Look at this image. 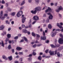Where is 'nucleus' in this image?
Listing matches in <instances>:
<instances>
[{"instance_id":"obj_47","label":"nucleus","mask_w":63,"mask_h":63,"mask_svg":"<svg viewBox=\"0 0 63 63\" xmlns=\"http://www.w3.org/2000/svg\"><path fill=\"white\" fill-rule=\"evenodd\" d=\"M33 55H36V53H35L34 52H33Z\"/></svg>"},{"instance_id":"obj_64","label":"nucleus","mask_w":63,"mask_h":63,"mask_svg":"<svg viewBox=\"0 0 63 63\" xmlns=\"http://www.w3.org/2000/svg\"><path fill=\"white\" fill-rule=\"evenodd\" d=\"M15 63H18V62L16 61H15Z\"/></svg>"},{"instance_id":"obj_36","label":"nucleus","mask_w":63,"mask_h":63,"mask_svg":"<svg viewBox=\"0 0 63 63\" xmlns=\"http://www.w3.org/2000/svg\"><path fill=\"white\" fill-rule=\"evenodd\" d=\"M57 55L58 57H60V53H59L58 52L57 53Z\"/></svg>"},{"instance_id":"obj_55","label":"nucleus","mask_w":63,"mask_h":63,"mask_svg":"<svg viewBox=\"0 0 63 63\" xmlns=\"http://www.w3.org/2000/svg\"><path fill=\"white\" fill-rule=\"evenodd\" d=\"M20 61H21H21H22V58H21L20 59Z\"/></svg>"},{"instance_id":"obj_18","label":"nucleus","mask_w":63,"mask_h":63,"mask_svg":"<svg viewBox=\"0 0 63 63\" xmlns=\"http://www.w3.org/2000/svg\"><path fill=\"white\" fill-rule=\"evenodd\" d=\"M1 46L3 47H4V41H1Z\"/></svg>"},{"instance_id":"obj_8","label":"nucleus","mask_w":63,"mask_h":63,"mask_svg":"<svg viewBox=\"0 0 63 63\" xmlns=\"http://www.w3.org/2000/svg\"><path fill=\"white\" fill-rule=\"evenodd\" d=\"M25 19H26V18L25 17H23V18L22 19V22L23 23H24V22L25 21Z\"/></svg>"},{"instance_id":"obj_32","label":"nucleus","mask_w":63,"mask_h":63,"mask_svg":"<svg viewBox=\"0 0 63 63\" xmlns=\"http://www.w3.org/2000/svg\"><path fill=\"white\" fill-rule=\"evenodd\" d=\"M0 16H3V11H1V12Z\"/></svg>"},{"instance_id":"obj_61","label":"nucleus","mask_w":63,"mask_h":63,"mask_svg":"<svg viewBox=\"0 0 63 63\" xmlns=\"http://www.w3.org/2000/svg\"><path fill=\"white\" fill-rule=\"evenodd\" d=\"M24 7H21L20 8V10H22V9H23L24 8Z\"/></svg>"},{"instance_id":"obj_38","label":"nucleus","mask_w":63,"mask_h":63,"mask_svg":"<svg viewBox=\"0 0 63 63\" xmlns=\"http://www.w3.org/2000/svg\"><path fill=\"white\" fill-rule=\"evenodd\" d=\"M46 22L47 23L49 22V20L48 19H46Z\"/></svg>"},{"instance_id":"obj_43","label":"nucleus","mask_w":63,"mask_h":63,"mask_svg":"<svg viewBox=\"0 0 63 63\" xmlns=\"http://www.w3.org/2000/svg\"><path fill=\"white\" fill-rule=\"evenodd\" d=\"M36 36L37 37V38L40 37V35L39 34H36Z\"/></svg>"},{"instance_id":"obj_30","label":"nucleus","mask_w":63,"mask_h":63,"mask_svg":"<svg viewBox=\"0 0 63 63\" xmlns=\"http://www.w3.org/2000/svg\"><path fill=\"white\" fill-rule=\"evenodd\" d=\"M8 48L9 49H11V45H9L8 47Z\"/></svg>"},{"instance_id":"obj_19","label":"nucleus","mask_w":63,"mask_h":63,"mask_svg":"<svg viewBox=\"0 0 63 63\" xmlns=\"http://www.w3.org/2000/svg\"><path fill=\"white\" fill-rule=\"evenodd\" d=\"M48 27L49 29H51L52 28V27H51V25L50 24H49L48 26Z\"/></svg>"},{"instance_id":"obj_2","label":"nucleus","mask_w":63,"mask_h":63,"mask_svg":"<svg viewBox=\"0 0 63 63\" xmlns=\"http://www.w3.org/2000/svg\"><path fill=\"white\" fill-rule=\"evenodd\" d=\"M43 34L44 36L43 37L42 36L41 37V39L43 40H46V36H45V32H43Z\"/></svg>"},{"instance_id":"obj_16","label":"nucleus","mask_w":63,"mask_h":63,"mask_svg":"<svg viewBox=\"0 0 63 63\" xmlns=\"http://www.w3.org/2000/svg\"><path fill=\"white\" fill-rule=\"evenodd\" d=\"M49 18V19H52L53 18V16L52 15H50L48 16Z\"/></svg>"},{"instance_id":"obj_42","label":"nucleus","mask_w":63,"mask_h":63,"mask_svg":"<svg viewBox=\"0 0 63 63\" xmlns=\"http://www.w3.org/2000/svg\"><path fill=\"white\" fill-rule=\"evenodd\" d=\"M29 27L30 28L32 27V25L31 24H30L29 26Z\"/></svg>"},{"instance_id":"obj_37","label":"nucleus","mask_w":63,"mask_h":63,"mask_svg":"<svg viewBox=\"0 0 63 63\" xmlns=\"http://www.w3.org/2000/svg\"><path fill=\"white\" fill-rule=\"evenodd\" d=\"M9 21L8 20H7L6 21V23H7V24H10V22H8Z\"/></svg>"},{"instance_id":"obj_15","label":"nucleus","mask_w":63,"mask_h":63,"mask_svg":"<svg viewBox=\"0 0 63 63\" xmlns=\"http://www.w3.org/2000/svg\"><path fill=\"white\" fill-rule=\"evenodd\" d=\"M23 32L24 33H27V30L25 29H23L22 30Z\"/></svg>"},{"instance_id":"obj_5","label":"nucleus","mask_w":63,"mask_h":63,"mask_svg":"<svg viewBox=\"0 0 63 63\" xmlns=\"http://www.w3.org/2000/svg\"><path fill=\"white\" fill-rule=\"evenodd\" d=\"M42 9L40 7H36L35 8V10L37 11H40Z\"/></svg>"},{"instance_id":"obj_54","label":"nucleus","mask_w":63,"mask_h":63,"mask_svg":"<svg viewBox=\"0 0 63 63\" xmlns=\"http://www.w3.org/2000/svg\"><path fill=\"white\" fill-rule=\"evenodd\" d=\"M56 31H60L61 30L60 29H56Z\"/></svg>"},{"instance_id":"obj_3","label":"nucleus","mask_w":63,"mask_h":63,"mask_svg":"<svg viewBox=\"0 0 63 63\" xmlns=\"http://www.w3.org/2000/svg\"><path fill=\"white\" fill-rule=\"evenodd\" d=\"M58 42L59 44L62 45L63 44V38H60Z\"/></svg>"},{"instance_id":"obj_17","label":"nucleus","mask_w":63,"mask_h":63,"mask_svg":"<svg viewBox=\"0 0 63 63\" xmlns=\"http://www.w3.org/2000/svg\"><path fill=\"white\" fill-rule=\"evenodd\" d=\"M10 61H11L12 59V56H11L10 57H8Z\"/></svg>"},{"instance_id":"obj_52","label":"nucleus","mask_w":63,"mask_h":63,"mask_svg":"<svg viewBox=\"0 0 63 63\" xmlns=\"http://www.w3.org/2000/svg\"><path fill=\"white\" fill-rule=\"evenodd\" d=\"M57 39H55V44H56V43H57Z\"/></svg>"},{"instance_id":"obj_44","label":"nucleus","mask_w":63,"mask_h":63,"mask_svg":"<svg viewBox=\"0 0 63 63\" xmlns=\"http://www.w3.org/2000/svg\"><path fill=\"white\" fill-rule=\"evenodd\" d=\"M35 1L37 3H39V0H35Z\"/></svg>"},{"instance_id":"obj_24","label":"nucleus","mask_w":63,"mask_h":63,"mask_svg":"<svg viewBox=\"0 0 63 63\" xmlns=\"http://www.w3.org/2000/svg\"><path fill=\"white\" fill-rule=\"evenodd\" d=\"M38 60H39L41 61L42 59V57H41V56H39L38 58Z\"/></svg>"},{"instance_id":"obj_31","label":"nucleus","mask_w":63,"mask_h":63,"mask_svg":"<svg viewBox=\"0 0 63 63\" xmlns=\"http://www.w3.org/2000/svg\"><path fill=\"white\" fill-rule=\"evenodd\" d=\"M15 14H16V13L15 12L12 13L11 14V16H14L15 15Z\"/></svg>"},{"instance_id":"obj_26","label":"nucleus","mask_w":63,"mask_h":63,"mask_svg":"<svg viewBox=\"0 0 63 63\" xmlns=\"http://www.w3.org/2000/svg\"><path fill=\"white\" fill-rule=\"evenodd\" d=\"M23 39L25 40V41L26 42H28V40H27V38H26L25 37H23Z\"/></svg>"},{"instance_id":"obj_45","label":"nucleus","mask_w":63,"mask_h":63,"mask_svg":"<svg viewBox=\"0 0 63 63\" xmlns=\"http://www.w3.org/2000/svg\"><path fill=\"white\" fill-rule=\"evenodd\" d=\"M28 56V57H31V56H32V54H30L29 56Z\"/></svg>"},{"instance_id":"obj_39","label":"nucleus","mask_w":63,"mask_h":63,"mask_svg":"<svg viewBox=\"0 0 63 63\" xmlns=\"http://www.w3.org/2000/svg\"><path fill=\"white\" fill-rule=\"evenodd\" d=\"M47 10H48V11H49V12H50L51 10V8H50L49 7H48V9Z\"/></svg>"},{"instance_id":"obj_7","label":"nucleus","mask_w":63,"mask_h":63,"mask_svg":"<svg viewBox=\"0 0 63 63\" xmlns=\"http://www.w3.org/2000/svg\"><path fill=\"white\" fill-rule=\"evenodd\" d=\"M5 28V26L3 25H2L0 27V30H3Z\"/></svg>"},{"instance_id":"obj_11","label":"nucleus","mask_w":63,"mask_h":63,"mask_svg":"<svg viewBox=\"0 0 63 63\" xmlns=\"http://www.w3.org/2000/svg\"><path fill=\"white\" fill-rule=\"evenodd\" d=\"M51 35L52 37H54L55 35H56V33H54L53 32L51 33Z\"/></svg>"},{"instance_id":"obj_57","label":"nucleus","mask_w":63,"mask_h":63,"mask_svg":"<svg viewBox=\"0 0 63 63\" xmlns=\"http://www.w3.org/2000/svg\"><path fill=\"white\" fill-rule=\"evenodd\" d=\"M22 26L23 28H24L25 27V25L24 24H23L22 25Z\"/></svg>"},{"instance_id":"obj_22","label":"nucleus","mask_w":63,"mask_h":63,"mask_svg":"<svg viewBox=\"0 0 63 63\" xmlns=\"http://www.w3.org/2000/svg\"><path fill=\"white\" fill-rule=\"evenodd\" d=\"M24 4H25V1H23L22 2L20 5L21 6L23 5Z\"/></svg>"},{"instance_id":"obj_27","label":"nucleus","mask_w":63,"mask_h":63,"mask_svg":"<svg viewBox=\"0 0 63 63\" xmlns=\"http://www.w3.org/2000/svg\"><path fill=\"white\" fill-rule=\"evenodd\" d=\"M32 36H33V37H35V36H36V34H35L33 32H32Z\"/></svg>"},{"instance_id":"obj_51","label":"nucleus","mask_w":63,"mask_h":63,"mask_svg":"<svg viewBox=\"0 0 63 63\" xmlns=\"http://www.w3.org/2000/svg\"><path fill=\"white\" fill-rule=\"evenodd\" d=\"M42 46V44H38L37 46V47H40V46Z\"/></svg>"},{"instance_id":"obj_53","label":"nucleus","mask_w":63,"mask_h":63,"mask_svg":"<svg viewBox=\"0 0 63 63\" xmlns=\"http://www.w3.org/2000/svg\"><path fill=\"white\" fill-rule=\"evenodd\" d=\"M43 17H46V14H44L43 16Z\"/></svg>"},{"instance_id":"obj_50","label":"nucleus","mask_w":63,"mask_h":63,"mask_svg":"<svg viewBox=\"0 0 63 63\" xmlns=\"http://www.w3.org/2000/svg\"><path fill=\"white\" fill-rule=\"evenodd\" d=\"M60 36L61 37H62V38H63V36L62 35V34H60Z\"/></svg>"},{"instance_id":"obj_40","label":"nucleus","mask_w":63,"mask_h":63,"mask_svg":"<svg viewBox=\"0 0 63 63\" xmlns=\"http://www.w3.org/2000/svg\"><path fill=\"white\" fill-rule=\"evenodd\" d=\"M9 38H7L5 40V42H8V41H9Z\"/></svg>"},{"instance_id":"obj_13","label":"nucleus","mask_w":63,"mask_h":63,"mask_svg":"<svg viewBox=\"0 0 63 63\" xmlns=\"http://www.w3.org/2000/svg\"><path fill=\"white\" fill-rule=\"evenodd\" d=\"M31 13L32 14H35L36 13H37V10H36L33 11H31Z\"/></svg>"},{"instance_id":"obj_60","label":"nucleus","mask_w":63,"mask_h":63,"mask_svg":"<svg viewBox=\"0 0 63 63\" xmlns=\"http://www.w3.org/2000/svg\"><path fill=\"white\" fill-rule=\"evenodd\" d=\"M57 3H55V6H57Z\"/></svg>"},{"instance_id":"obj_1","label":"nucleus","mask_w":63,"mask_h":63,"mask_svg":"<svg viewBox=\"0 0 63 63\" xmlns=\"http://www.w3.org/2000/svg\"><path fill=\"white\" fill-rule=\"evenodd\" d=\"M23 13L22 11H20L18 12L17 14V17H20L21 16V15H22Z\"/></svg>"},{"instance_id":"obj_35","label":"nucleus","mask_w":63,"mask_h":63,"mask_svg":"<svg viewBox=\"0 0 63 63\" xmlns=\"http://www.w3.org/2000/svg\"><path fill=\"white\" fill-rule=\"evenodd\" d=\"M18 54L19 55H23V52H19L18 53Z\"/></svg>"},{"instance_id":"obj_21","label":"nucleus","mask_w":63,"mask_h":63,"mask_svg":"<svg viewBox=\"0 0 63 63\" xmlns=\"http://www.w3.org/2000/svg\"><path fill=\"white\" fill-rule=\"evenodd\" d=\"M55 11L56 12H57V13H59V12H60V10H59V9L57 8L56 9Z\"/></svg>"},{"instance_id":"obj_41","label":"nucleus","mask_w":63,"mask_h":63,"mask_svg":"<svg viewBox=\"0 0 63 63\" xmlns=\"http://www.w3.org/2000/svg\"><path fill=\"white\" fill-rule=\"evenodd\" d=\"M36 46H37V45L35 44L33 46V47H36Z\"/></svg>"},{"instance_id":"obj_63","label":"nucleus","mask_w":63,"mask_h":63,"mask_svg":"<svg viewBox=\"0 0 63 63\" xmlns=\"http://www.w3.org/2000/svg\"><path fill=\"white\" fill-rule=\"evenodd\" d=\"M28 1L29 3H31L32 2V0H29Z\"/></svg>"},{"instance_id":"obj_58","label":"nucleus","mask_w":63,"mask_h":63,"mask_svg":"<svg viewBox=\"0 0 63 63\" xmlns=\"http://www.w3.org/2000/svg\"><path fill=\"white\" fill-rule=\"evenodd\" d=\"M48 49L46 50V51H45V52H46V53H47L48 52Z\"/></svg>"},{"instance_id":"obj_59","label":"nucleus","mask_w":63,"mask_h":63,"mask_svg":"<svg viewBox=\"0 0 63 63\" xmlns=\"http://www.w3.org/2000/svg\"><path fill=\"white\" fill-rule=\"evenodd\" d=\"M3 8V5H2L1 7L0 8V9H2Z\"/></svg>"},{"instance_id":"obj_56","label":"nucleus","mask_w":63,"mask_h":63,"mask_svg":"<svg viewBox=\"0 0 63 63\" xmlns=\"http://www.w3.org/2000/svg\"><path fill=\"white\" fill-rule=\"evenodd\" d=\"M1 2L2 4H5V1L3 0H2Z\"/></svg>"},{"instance_id":"obj_25","label":"nucleus","mask_w":63,"mask_h":63,"mask_svg":"<svg viewBox=\"0 0 63 63\" xmlns=\"http://www.w3.org/2000/svg\"><path fill=\"white\" fill-rule=\"evenodd\" d=\"M29 61H32V58L30 57L28 59Z\"/></svg>"},{"instance_id":"obj_33","label":"nucleus","mask_w":63,"mask_h":63,"mask_svg":"<svg viewBox=\"0 0 63 63\" xmlns=\"http://www.w3.org/2000/svg\"><path fill=\"white\" fill-rule=\"evenodd\" d=\"M5 18V16L2 17V18H1V16H0V18H1V19L3 20L4 19V18Z\"/></svg>"},{"instance_id":"obj_49","label":"nucleus","mask_w":63,"mask_h":63,"mask_svg":"<svg viewBox=\"0 0 63 63\" xmlns=\"http://www.w3.org/2000/svg\"><path fill=\"white\" fill-rule=\"evenodd\" d=\"M31 23V19H30V21L29 22V24H30Z\"/></svg>"},{"instance_id":"obj_20","label":"nucleus","mask_w":63,"mask_h":63,"mask_svg":"<svg viewBox=\"0 0 63 63\" xmlns=\"http://www.w3.org/2000/svg\"><path fill=\"white\" fill-rule=\"evenodd\" d=\"M55 47H60V45L58 44H57L55 43Z\"/></svg>"},{"instance_id":"obj_34","label":"nucleus","mask_w":63,"mask_h":63,"mask_svg":"<svg viewBox=\"0 0 63 63\" xmlns=\"http://www.w3.org/2000/svg\"><path fill=\"white\" fill-rule=\"evenodd\" d=\"M51 47H53V48H55V46L53 45H51Z\"/></svg>"},{"instance_id":"obj_9","label":"nucleus","mask_w":63,"mask_h":63,"mask_svg":"<svg viewBox=\"0 0 63 63\" xmlns=\"http://www.w3.org/2000/svg\"><path fill=\"white\" fill-rule=\"evenodd\" d=\"M16 49L17 50L20 51L22 49V48L20 47H17L16 48Z\"/></svg>"},{"instance_id":"obj_28","label":"nucleus","mask_w":63,"mask_h":63,"mask_svg":"<svg viewBox=\"0 0 63 63\" xmlns=\"http://www.w3.org/2000/svg\"><path fill=\"white\" fill-rule=\"evenodd\" d=\"M7 10L9 11V12H11V11H12V9H11V8H10L9 7L7 8Z\"/></svg>"},{"instance_id":"obj_4","label":"nucleus","mask_w":63,"mask_h":63,"mask_svg":"<svg viewBox=\"0 0 63 63\" xmlns=\"http://www.w3.org/2000/svg\"><path fill=\"white\" fill-rule=\"evenodd\" d=\"M49 53H50V54L51 55H54L55 54H54V51H51V50H50L49 51Z\"/></svg>"},{"instance_id":"obj_23","label":"nucleus","mask_w":63,"mask_h":63,"mask_svg":"<svg viewBox=\"0 0 63 63\" xmlns=\"http://www.w3.org/2000/svg\"><path fill=\"white\" fill-rule=\"evenodd\" d=\"M7 37L8 39V38H10L11 37V35L10 34H8L7 35Z\"/></svg>"},{"instance_id":"obj_12","label":"nucleus","mask_w":63,"mask_h":63,"mask_svg":"<svg viewBox=\"0 0 63 63\" xmlns=\"http://www.w3.org/2000/svg\"><path fill=\"white\" fill-rule=\"evenodd\" d=\"M57 26H58V27H59V28H63V27H62V26L61 25H59V23H57Z\"/></svg>"},{"instance_id":"obj_10","label":"nucleus","mask_w":63,"mask_h":63,"mask_svg":"<svg viewBox=\"0 0 63 63\" xmlns=\"http://www.w3.org/2000/svg\"><path fill=\"white\" fill-rule=\"evenodd\" d=\"M58 9L60 10H63V8H62V7L61 6H58Z\"/></svg>"},{"instance_id":"obj_14","label":"nucleus","mask_w":63,"mask_h":63,"mask_svg":"<svg viewBox=\"0 0 63 63\" xmlns=\"http://www.w3.org/2000/svg\"><path fill=\"white\" fill-rule=\"evenodd\" d=\"M2 57L3 59H5V60H7V59H8L7 58V57H6V56H5V55L2 56Z\"/></svg>"},{"instance_id":"obj_46","label":"nucleus","mask_w":63,"mask_h":63,"mask_svg":"<svg viewBox=\"0 0 63 63\" xmlns=\"http://www.w3.org/2000/svg\"><path fill=\"white\" fill-rule=\"evenodd\" d=\"M14 39H15L16 40L18 39V36H16L14 38Z\"/></svg>"},{"instance_id":"obj_6","label":"nucleus","mask_w":63,"mask_h":63,"mask_svg":"<svg viewBox=\"0 0 63 63\" xmlns=\"http://www.w3.org/2000/svg\"><path fill=\"white\" fill-rule=\"evenodd\" d=\"M33 18L34 20H39V17L37 16H34Z\"/></svg>"},{"instance_id":"obj_48","label":"nucleus","mask_w":63,"mask_h":63,"mask_svg":"<svg viewBox=\"0 0 63 63\" xmlns=\"http://www.w3.org/2000/svg\"><path fill=\"white\" fill-rule=\"evenodd\" d=\"M35 44H38V43H39V42L37 40H36L35 41Z\"/></svg>"},{"instance_id":"obj_29","label":"nucleus","mask_w":63,"mask_h":63,"mask_svg":"<svg viewBox=\"0 0 63 63\" xmlns=\"http://www.w3.org/2000/svg\"><path fill=\"white\" fill-rule=\"evenodd\" d=\"M63 49V46H61L59 48V49L60 50H61Z\"/></svg>"},{"instance_id":"obj_62","label":"nucleus","mask_w":63,"mask_h":63,"mask_svg":"<svg viewBox=\"0 0 63 63\" xmlns=\"http://www.w3.org/2000/svg\"><path fill=\"white\" fill-rule=\"evenodd\" d=\"M47 12H49V11H48V9H47L45 11L46 13H47Z\"/></svg>"}]
</instances>
